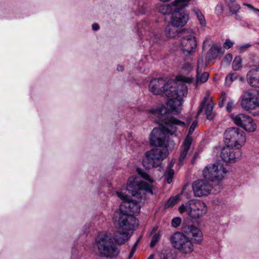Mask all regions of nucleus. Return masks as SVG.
<instances>
[{
	"mask_svg": "<svg viewBox=\"0 0 259 259\" xmlns=\"http://www.w3.org/2000/svg\"><path fill=\"white\" fill-rule=\"evenodd\" d=\"M136 32L142 38L144 37L150 41L160 44L162 41L161 34L152 27L148 21H143L139 23L136 26Z\"/></svg>",
	"mask_w": 259,
	"mask_h": 259,
	"instance_id": "6e6552de",
	"label": "nucleus"
},
{
	"mask_svg": "<svg viewBox=\"0 0 259 259\" xmlns=\"http://www.w3.org/2000/svg\"><path fill=\"white\" fill-rule=\"evenodd\" d=\"M190 0H175L172 5L176 7L171 15V24L176 27L183 26L188 20V16L184 8L188 6Z\"/></svg>",
	"mask_w": 259,
	"mask_h": 259,
	"instance_id": "0eeeda50",
	"label": "nucleus"
},
{
	"mask_svg": "<svg viewBox=\"0 0 259 259\" xmlns=\"http://www.w3.org/2000/svg\"><path fill=\"white\" fill-rule=\"evenodd\" d=\"M176 7L164 4L159 7V11L160 13L163 15H167L172 13V11L175 10Z\"/></svg>",
	"mask_w": 259,
	"mask_h": 259,
	"instance_id": "bb28decb",
	"label": "nucleus"
},
{
	"mask_svg": "<svg viewBox=\"0 0 259 259\" xmlns=\"http://www.w3.org/2000/svg\"><path fill=\"white\" fill-rule=\"evenodd\" d=\"M240 106L247 111L259 108V93L253 90L244 91L240 97Z\"/></svg>",
	"mask_w": 259,
	"mask_h": 259,
	"instance_id": "9b49d317",
	"label": "nucleus"
},
{
	"mask_svg": "<svg viewBox=\"0 0 259 259\" xmlns=\"http://www.w3.org/2000/svg\"><path fill=\"white\" fill-rule=\"evenodd\" d=\"M178 27L173 25H168L165 28V34L168 37H174L176 36L178 32Z\"/></svg>",
	"mask_w": 259,
	"mask_h": 259,
	"instance_id": "a878e982",
	"label": "nucleus"
},
{
	"mask_svg": "<svg viewBox=\"0 0 259 259\" xmlns=\"http://www.w3.org/2000/svg\"><path fill=\"white\" fill-rule=\"evenodd\" d=\"M246 80L250 86L259 88V66H254L247 72Z\"/></svg>",
	"mask_w": 259,
	"mask_h": 259,
	"instance_id": "6ab92c4d",
	"label": "nucleus"
},
{
	"mask_svg": "<svg viewBox=\"0 0 259 259\" xmlns=\"http://www.w3.org/2000/svg\"><path fill=\"white\" fill-rule=\"evenodd\" d=\"M129 231L118 230L114 235L113 238L118 244H122L130 238Z\"/></svg>",
	"mask_w": 259,
	"mask_h": 259,
	"instance_id": "4be33fe9",
	"label": "nucleus"
},
{
	"mask_svg": "<svg viewBox=\"0 0 259 259\" xmlns=\"http://www.w3.org/2000/svg\"><path fill=\"white\" fill-rule=\"evenodd\" d=\"M138 243V240L137 241V242L134 244L133 247H132L131 250L134 251L135 252L137 248V246Z\"/></svg>",
	"mask_w": 259,
	"mask_h": 259,
	"instance_id": "8fccbe9b",
	"label": "nucleus"
},
{
	"mask_svg": "<svg viewBox=\"0 0 259 259\" xmlns=\"http://www.w3.org/2000/svg\"><path fill=\"white\" fill-rule=\"evenodd\" d=\"M232 119L235 124L248 132H253L256 129V125L253 119L245 114L233 115Z\"/></svg>",
	"mask_w": 259,
	"mask_h": 259,
	"instance_id": "4468645a",
	"label": "nucleus"
},
{
	"mask_svg": "<svg viewBox=\"0 0 259 259\" xmlns=\"http://www.w3.org/2000/svg\"><path fill=\"white\" fill-rule=\"evenodd\" d=\"M160 1H162V2H168V1H169V0H160Z\"/></svg>",
	"mask_w": 259,
	"mask_h": 259,
	"instance_id": "4d7b16f0",
	"label": "nucleus"
},
{
	"mask_svg": "<svg viewBox=\"0 0 259 259\" xmlns=\"http://www.w3.org/2000/svg\"><path fill=\"white\" fill-rule=\"evenodd\" d=\"M241 156L240 149L226 145L222 150L221 156L222 159L227 162H235Z\"/></svg>",
	"mask_w": 259,
	"mask_h": 259,
	"instance_id": "dca6fc26",
	"label": "nucleus"
},
{
	"mask_svg": "<svg viewBox=\"0 0 259 259\" xmlns=\"http://www.w3.org/2000/svg\"><path fill=\"white\" fill-rule=\"evenodd\" d=\"M256 44L259 45V41L256 42Z\"/></svg>",
	"mask_w": 259,
	"mask_h": 259,
	"instance_id": "052dcab7",
	"label": "nucleus"
},
{
	"mask_svg": "<svg viewBox=\"0 0 259 259\" xmlns=\"http://www.w3.org/2000/svg\"><path fill=\"white\" fill-rule=\"evenodd\" d=\"M225 59L227 60V61H230L232 60L233 59V57H232V55L231 54H227L226 57H225Z\"/></svg>",
	"mask_w": 259,
	"mask_h": 259,
	"instance_id": "49530a36",
	"label": "nucleus"
},
{
	"mask_svg": "<svg viewBox=\"0 0 259 259\" xmlns=\"http://www.w3.org/2000/svg\"><path fill=\"white\" fill-rule=\"evenodd\" d=\"M227 100V96L225 93H223L222 94L220 98V101H219V105L220 107H222L224 106V105Z\"/></svg>",
	"mask_w": 259,
	"mask_h": 259,
	"instance_id": "a19ab883",
	"label": "nucleus"
},
{
	"mask_svg": "<svg viewBox=\"0 0 259 259\" xmlns=\"http://www.w3.org/2000/svg\"><path fill=\"white\" fill-rule=\"evenodd\" d=\"M195 13L201 25L204 27L206 25V21L202 13L198 10H194Z\"/></svg>",
	"mask_w": 259,
	"mask_h": 259,
	"instance_id": "7c9ffc66",
	"label": "nucleus"
},
{
	"mask_svg": "<svg viewBox=\"0 0 259 259\" xmlns=\"http://www.w3.org/2000/svg\"><path fill=\"white\" fill-rule=\"evenodd\" d=\"M227 6L228 7L229 11L231 14H236L239 12L240 9V5L237 4L235 0H224Z\"/></svg>",
	"mask_w": 259,
	"mask_h": 259,
	"instance_id": "b1692460",
	"label": "nucleus"
},
{
	"mask_svg": "<svg viewBox=\"0 0 259 259\" xmlns=\"http://www.w3.org/2000/svg\"><path fill=\"white\" fill-rule=\"evenodd\" d=\"M251 46L252 45L250 44H245L238 46V49L240 53H243Z\"/></svg>",
	"mask_w": 259,
	"mask_h": 259,
	"instance_id": "4c0bfd02",
	"label": "nucleus"
},
{
	"mask_svg": "<svg viewBox=\"0 0 259 259\" xmlns=\"http://www.w3.org/2000/svg\"><path fill=\"white\" fill-rule=\"evenodd\" d=\"M135 253V251H133V250H131V252H130V255H129V258H131L133 257L134 254Z\"/></svg>",
	"mask_w": 259,
	"mask_h": 259,
	"instance_id": "3c124183",
	"label": "nucleus"
},
{
	"mask_svg": "<svg viewBox=\"0 0 259 259\" xmlns=\"http://www.w3.org/2000/svg\"><path fill=\"white\" fill-rule=\"evenodd\" d=\"M197 124H198V122L197 120H194L193 121V122L192 123V124L189 129L188 135H187L186 137L185 138H187L188 137H189L191 140V142H192L193 141V138L191 137V135L194 132Z\"/></svg>",
	"mask_w": 259,
	"mask_h": 259,
	"instance_id": "2f4dec72",
	"label": "nucleus"
},
{
	"mask_svg": "<svg viewBox=\"0 0 259 259\" xmlns=\"http://www.w3.org/2000/svg\"><path fill=\"white\" fill-rule=\"evenodd\" d=\"M224 7L223 4L219 3L215 7V12L218 16H221L224 12Z\"/></svg>",
	"mask_w": 259,
	"mask_h": 259,
	"instance_id": "c9c22d12",
	"label": "nucleus"
},
{
	"mask_svg": "<svg viewBox=\"0 0 259 259\" xmlns=\"http://www.w3.org/2000/svg\"><path fill=\"white\" fill-rule=\"evenodd\" d=\"M191 79H190V78H187V80H185V81H187V82H191Z\"/></svg>",
	"mask_w": 259,
	"mask_h": 259,
	"instance_id": "6e6d98bb",
	"label": "nucleus"
},
{
	"mask_svg": "<svg viewBox=\"0 0 259 259\" xmlns=\"http://www.w3.org/2000/svg\"><path fill=\"white\" fill-rule=\"evenodd\" d=\"M184 68L187 69L188 71L191 70L192 69V66L190 63H185Z\"/></svg>",
	"mask_w": 259,
	"mask_h": 259,
	"instance_id": "a18cd8bd",
	"label": "nucleus"
},
{
	"mask_svg": "<svg viewBox=\"0 0 259 259\" xmlns=\"http://www.w3.org/2000/svg\"><path fill=\"white\" fill-rule=\"evenodd\" d=\"M234 102L233 100H230L227 103V106H226V110L228 112H231L232 110L233 107L234 105Z\"/></svg>",
	"mask_w": 259,
	"mask_h": 259,
	"instance_id": "79ce46f5",
	"label": "nucleus"
},
{
	"mask_svg": "<svg viewBox=\"0 0 259 259\" xmlns=\"http://www.w3.org/2000/svg\"><path fill=\"white\" fill-rule=\"evenodd\" d=\"M224 51L221 47L216 45L212 46L206 54V59L210 61L215 59L219 55L223 54Z\"/></svg>",
	"mask_w": 259,
	"mask_h": 259,
	"instance_id": "412c9836",
	"label": "nucleus"
},
{
	"mask_svg": "<svg viewBox=\"0 0 259 259\" xmlns=\"http://www.w3.org/2000/svg\"><path fill=\"white\" fill-rule=\"evenodd\" d=\"M100 26L97 23H94L92 25V29L94 31H97L99 29Z\"/></svg>",
	"mask_w": 259,
	"mask_h": 259,
	"instance_id": "c03bdc74",
	"label": "nucleus"
},
{
	"mask_svg": "<svg viewBox=\"0 0 259 259\" xmlns=\"http://www.w3.org/2000/svg\"><path fill=\"white\" fill-rule=\"evenodd\" d=\"M238 75L236 73H233L229 74L226 77V84L230 85L233 81L238 79Z\"/></svg>",
	"mask_w": 259,
	"mask_h": 259,
	"instance_id": "c756f323",
	"label": "nucleus"
},
{
	"mask_svg": "<svg viewBox=\"0 0 259 259\" xmlns=\"http://www.w3.org/2000/svg\"><path fill=\"white\" fill-rule=\"evenodd\" d=\"M227 171L222 162H217L206 166L203 170V176L208 181H220L224 178Z\"/></svg>",
	"mask_w": 259,
	"mask_h": 259,
	"instance_id": "9d476101",
	"label": "nucleus"
},
{
	"mask_svg": "<svg viewBox=\"0 0 259 259\" xmlns=\"http://www.w3.org/2000/svg\"><path fill=\"white\" fill-rule=\"evenodd\" d=\"M234 42L229 39H227L224 44V48L226 49H229L233 47Z\"/></svg>",
	"mask_w": 259,
	"mask_h": 259,
	"instance_id": "ea45409f",
	"label": "nucleus"
},
{
	"mask_svg": "<svg viewBox=\"0 0 259 259\" xmlns=\"http://www.w3.org/2000/svg\"><path fill=\"white\" fill-rule=\"evenodd\" d=\"M182 233L191 239L197 244H200L203 240L202 231L193 225H187L183 222Z\"/></svg>",
	"mask_w": 259,
	"mask_h": 259,
	"instance_id": "2eb2a0df",
	"label": "nucleus"
},
{
	"mask_svg": "<svg viewBox=\"0 0 259 259\" xmlns=\"http://www.w3.org/2000/svg\"><path fill=\"white\" fill-rule=\"evenodd\" d=\"M232 15H235V18L236 20H237L238 21H241L242 20L241 17L239 15H238L237 14H232Z\"/></svg>",
	"mask_w": 259,
	"mask_h": 259,
	"instance_id": "de8ad7c7",
	"label": "nucleus"
},
{
	"mask_svg": "<svg viewBox=\"0 0 259 259\" xmlns=\"http://www.w3.org/2000/svg\"><path fill=\"white\" fill-rule=\"evenodd\" d=\"M145 13V9L143 8V7H142V8H139L138 10H136V13L137 15H142L144 14Z\"/></svg>",
	"mask_w": 259,
	"mask_h": 259,
	"instance_id": "37998d69",
	"label": "nucleus"
},
{
	"mask_svg": "<svg viewBox=\"0 0 259 259\" xmlns=\"http://www.w3.org/2000/svg\"><path fill=\"white\" fill-rule=\"evenodd\" d=\"M253 115H254V116H257V115H259V111H257V112L254 113L253 114Z\"/></svg>",
	"mask_w": 259,
	"mask_h": 259,
	"instance_id": "5fc2aeb1",
	"label": "nucleus"
},
{
	"mask_svg": "<svg viewBox=\"0 0 259 259\" xmlns=\"http://www.w3.org/2000/svg\"><path fill=\"white\" fill-rule=\"evenodd\" d=\"M192 143L189 137L185 139L181 146L182 151L179 157V164L183 162L187 155L191 152V146Z\"/></svg>",
	"mask_w": 259,
	"mask_h": 259,
	"instance_id": "aec40b11",
	"label": "nucleus"
},
{
	"mask_svg": "<svg viewBox=\"0 0 259 259\" xmlns=\"http://www.w3.org/2000/svg\"><path fill=\"white\" fill-rule=\"evenodd\" d=\"M182 221L180 217H175L171 220V226L173 228H177L181 225Z\"/></svg>",
	"mask_w": 259,
	"mask_h": 259,
	"instance_id": "72a5a7b5",
	"label": "nucleus"
},
{
	"mask_svg": "<svg viewBox=\"0 0 259 259\" xmlns=\"http://www.w3.org/2000/svg\"><path fill=\"white\" fill-rule=\"evenodd\" d=\"M174 162L171 161L169 163L167 166V169L164 173V176L166 179V182L167 184H170L172 182V178L174 175V170L172 169Z\"/></svg>",
	"mask_w": 259,
	"mask_h": 259,
	"instance_id": "393cba45",
	"label": "nucleus"
},
{
	"mask_svg": "<svg viewBox=\"0 0 259 259\" xmlns=\"http://www.w3.org/2000/svg\"><path fill=\"white\" fill-rule=\"evenodd\" d=\"M244 5L246 6L248 9L252 11L254 14H255L257 17H259V9L254 8L252 5L250 4H244Z\"/></svg>",
	"mask_w": 259,
	"mask_h": 259,
	"instance_id": "58836bf2",
	"label": "nucleus"
},
{
	"mask_svg": "<svg viewBox=\"0 0 259 259\" xmlns=\"http://www.w3.org/2000/svg\"><path fill=\"white\" fill-rule=\"evenodd\" d=\"M194 194L196 197L206 196L210 193L212 185L205 179L193 183L192 185Z\"/></svg>",
	"mask_w": 259,
	"mask_h": 259,
	"instance_id": "f3484780",
	"label": "nucleus"
},
{
	"mask_svg": "<svg viewBox=\"0 0 259 259\" xmlns=\"http://www.w3.org/2000/svg\"><path fill=\"white\" fill-rule=\"evenodd\" d=\"M145 193L153 194L151 184L139 181L136 177L129 178L126 188L116 192L118 197L122 200L119 207V211L122 213L132 214L134 216L139 214L141 209L140 205L138 200L131 198L130 195L140 199L142 198V194Z\"/></svg>",
	"mask_w": 259,
	"mask_h": 259,
	"instance_id": "7ed1b4c3",
	"label": "nucleus"
},
{
	"mask_svg": "<svg viewBox=\"0 0 259 259\" xmlns=\"http://www.w3.org/2000/svg\"><path fill=\"white\" fill-rule=\"evenodd\" d=\"M179 199V197L178 196L169 198L164 204V208L173 207L177 203Z\"/></svg>",
	"mask_w": 259,
	"mask_h": 259,
	"instance_id": "c85d7f7f",
	"label": "nucleus"
},
{
	"mask_svg": "<svg viewBox=\"0 0 259 259\" xmlns=\"http://www.w3.org/2000/svg\"><path fill=\"white\" fill-rule=\"evenodd\" d=\"M199 64L200 61H199L198 62V68L197 69L196 86L198 85L199 84L205 82L208 80L209 76L208 72H204L202 73L199 72Z\"/></svg>",
	"mask_w": 259,
	"mask_h": 259,
	"instance_id": "5701e85b",
	"label": "nucleus"
},
{
	"mask_svg": "<svg viewBox=\"0 0 259 259\" xmlns=\"http://www.w3.org/2000/svg\"><path fill=\"white\" fill-rule=\"evenodd\" d=\"M151 92L155 95L164 94L168 98L167 106L171 113L178 114L182 110L183 98L188 93V88L183 82L169 79L167 81L163 78H154L149 84Z\"/></svg>",
	"mask_w": 259,
	"mask_h": 259,
	"instance_id": "f03ea898",
	"label": "nucleus"
},
{
	"mask_svg": "<svg viewBox=\"0 0 259 259\" xmlns=\"http://www.w3.org/2000/svg\"><path fill=\"white\" fill-rule=\"evenodd\" d=\"M94 246L98 248L101 254L106 257H115L119 252L111 237L106 232L98 233L95 238Z\"/></svg>",
	"mask_w": 259,
	"mask_h": 259,
	"instance_id": "20e7f679",
	"label": "nucleus"
},
{
	"mask_svg": "<svg viewBox=\"0 0 259 259\" xmlns=\"http://www.w3.org/2000/svg\"><path fill=\"white\" fill-rule=\"evenodd\" d=\"M157 227H156V228H154L153 229V231H156V230H157Z\"/></svg>",
	"mask_w": 259,
	"mask_h": 259,
	"instance_id": "13d9d810",
	"label": "nucleus"
},
{
	"mask_svg": "<svg viewBox=\"0 0 259 259\" xmlns=\"http://www.w3.org/2000/svg\"><path fill=\"white\" fill-rule=\"evenodd\" d=\"M161 235L159 233L155 234L151 240L150 246L151 247H153L160 240Z\"/></svg>",
	"mask_w": 259,
	"mask_h": 259,
	"instance_id": "f704fd0d",
	"label": "nucleus"
},
{
	"mask_svg": "<svg viewBox=\"0 0 259 259\" xmlns=\"http://www.w3.org/2000/svg\"><path fill=\"white\" fill-rule=\"evenodd\" d=\"M179 211L180 213L186 212L191 218L197 219L206 213L207 208L206 204L201 200L192 199L189 200L185 204H182L179 207Z\"/></svg>",
	"mask_w": 259,
	"mask_h": 259,
	"instance_id": "39448f33",
	"label": "nucleus"
},
{
	"mask_svg": "<svg viewBox=\"0 0 259 259\" xmlns=\"http://www.w3.org/2000/svg\"><path fill=\"white\" fill-rule=\"evenodd\" d=\"M118 217L115 221V226L118 230L130 231L134 229L138 225L136 218L132 214L122 213L121 211L117 212Z\"/></svg>",
	"mask_w": 259,
	"mask_h": 259,
	"instance_id": "f8f14e48",
	"label": "nucleus"
},
{
	"mask_svg": "<svg viewBox=\"0 0 259 259\" xmlns=\"http://www.w3.org/2000/svg\"><path fill=\"white\" fill-rule=\"evenodd\" d=\"M226 145L240 149L246 142V135L240 128L232 127L227 129L224 135Z\"/></svg>",
	"mask_w": 259,
	"mask_h": 259,
	"instance_id": "423d86ee",
	"label": "nucleus"
},
{
	"mask_svg": "<svg viewBox=\"0 0 259 259\" xmlns=\"http://www.w3.org/2000/svg\"><path fill=\"white\" fill-rule=\"evenodd\" d=\"M117 70L118 71H122L124 70L123 67L121 65H118L117 67Z\"/></svg>",
	"mask_w": 259,
	"mask_h": 259,
	"instance_id": "09e8293b",
	"label": "nucleus"
},
{
	"mask_svg": "<svg viewBox=\"0 0 259 259\" xmlns=\"http://www.w3.org/2000/svg\"><path fill=\"white\" fill-rule=\"evenodd\" d=\"M238 79L240 81H243L244 79L243 77L238 75Z\"/></svg>",
	"mask_w": 259,
	"mask_h": 259,
	"instance_id": "603ef678",
	"label": "nucleus"
},
{
	"mask_svg": "<svg viewBox=\"0 0 259 259\" xmlns=\"http://www.w3.org/2000/svg\"><path fill=\"white\" fill-rule=\"evenodd\" d=\"M213 104L208 97L205 96L203 101L200 105L199 110L198 111L197 117L198 115L204 110L205 114L206 116L207 119L208 120H212L214 117V114L213 113Z\"/></svg>",
	"mask_w": 259,
	"mask_h": 259,
	"instance_id": "a211bd4d",
	"label": "nucleus"
},
{
	"mask_svg": "<svg viewBox=\"0 0 259 259\" xmlns=\"http://www.w3.org/2000/svg\"><path fill=\"white\" fill-rule=\"evenodd\" d=\"M154 254H151L150 255V256H149L148 259H154Z\"/></svg>",
	"mask_w": 259,
	"mask_h": 259,
	"instance_id": "864d4df0",
	"label": "nucleus"
},
{
	"mask_svg": "<svg viewBox=\"0 0 259 259\" xmlns=\"http://www.w3.org/2000/svg\"><path fill=\"white\" fill-rule=\"evenodd\" d=\"M183 36L181 40L182 51L186 56L191 55L193 53L197 47L196 37L193 33H189L183 31Z\"/></svg>",
	"mask_w": 259,
	"mask_h": 259,
	"instance_id": "ddd939ff",
	"label": "nucleus"
},
{
	"mask_svg": "<svg viewBox=\"0 0 259 259\" xmlns=\"http://www.w3.org/2000/svg\"><path fill=\"white\" fill-rule=\"evenodd\" d=\"M172 246L182 253L188 254L194 250V246L190 239L180 232L174 233L170 238Z\"/></svg>",
	"mask_w": 259,
	"mask_h": 259,
	"instance_id": "1a4fd4ad",
	"label": "nucleus"
},
{
	"mask_svg": "<svg viewBox=\"0 0 259 259\" xmlns=\"http://www.w3.org/2000/svg\"><path fill=\"white\" fill-rule=\"evenodd\" d=\"M203 63V60H201V63Z\"/></svg>",
	"mask_w": 259,
	"mask_h": 259,
	"instance_id": "bf43d9fd",
	"label": "nucleus"
},
{
	"mask_svg": "<svg viewBox=\"0 0 259 259\" xmlns=\"http://www.w3.org/2000/svg\"><path fill=\"white\" fill-rule=\"evenodd\" d=\"M151 112L157 116L160 125L153 129L150 136V143L156 147L147 151L143 159V165L146 169L157 167L168 155L169 135H174L180 127L186 128V123L171 116L167 108L162 106Z\"/></svg>",
	"mask_w": 259,
	"mask_h": 259,
	"instance_id": "f257e3e1",
	"label": "nucleus"
},
{
	"mask_svg": "<svg viewBox=\"0 0 259 259\" xmlns=\"http://www.w3.org/2000/svg\"><path fill=\"white\" fill-rule=\"evenodd\" d=\"M137 171L138 174L141 176L142 178L147 180L151 184L153 183V181L152 178L145 172L143 171L141 169L137 168Z\"/></svg>",
	"mask_w": 259,
	"mask_h": 259,
	"instance_id": "473e14b6",
	"label": "nucleus"
},
{
	"mask_svg": "<svg viewBox=\"0 0 259 259\" xmlns=\"http://www.w3.org/2000/svg\"><path fill=\"white\" fill-rule=\"evenodd\" d=\"M147 64L143 60L139 62L138 66L137 67V69L140 72H144L146 71Z\"/></svg>",
	"mask_w": 259,
	"mask_h": 259,
	"instance_id": "e433bc0d",
	"label": "nucleus"
},
{
	"mask_svg": "<svg viewBox=\"0 0 259 259\" xmlns=\"http://www.w3.org/2000/svg\"><path fill=\"white\" fill-rule=\"evenodd\" d=\"M232 67L234 70H238L242 68V59L240 56L235 58L232 63Z\"/></svg>",
	"mask_w": 259,
	"mask_h": 259,
	"instance_id": "cd10ccee",
	"label": "nucleus"
}]
</instances>
